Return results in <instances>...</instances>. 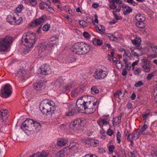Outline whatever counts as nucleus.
Listing matches in <instances>:
<instances>
[{
	"mask_svg": "<svg viewBox=\"0 0 157 157\" xmlns=\"http://www.w3.org/2000/svg\"><path fill=\"white\" fill-rule=\"evenodd\" d=\"M98 107L97 101L89 100L85 96L78 99L76 103V108L78 112L92 113L95 111Z\"/></svg>",
	"mask_w": 157,
	"mask_h": 157,
	"instance_id": "f257e3e1",
	"label": "nucleus"
},
{
	"mask_svg": "<svg viewBox=\"0 0 157 157\" xmlns=\"http://www.w3.org/2000/svg\"><path fill=\"white\" fill-rule=\"evenodd\" d=\"M36 35L33 33H28L27 34H25L23 36L21 39V42L23 43L24 42L25 44H24L27 47L24 49V52L25 54L29 53L30 51V48L33 47L35 44L36 40Z\"/></svg>",
	"mask_w": 157,
	"mask_h": 157,
	"instance_id": "f03ea898",
	"label": "nucleus"
},
{
	"mask_svg": "<svg viewBox=\"0 0 157 157\" xmlns=\"http://www.w3.org/2000/svg\"><path fill=\"white\" fill-rule=\"evenodd\" d=\"M55 104L52 101H42L40 105V109L42 113L46 115H52L54 113Z\"/></svg>",
	"mask_w": 157,
	"mask_h": 157,
	"instance_id": "7ed1b4c3",
	"label": "nucleus"
},
{
	"mask_svg": "<svg viewBox=\"0 0 157 157\" xmlns=\"http://www.w3.org/2000/svg\"><path fill=\"white\" fill-rule=\"evenodd\" d=\"M13 40V38L9 36L0 39V52L7 51L10 47Z\"/></svg>",
	"mask_w": 157,
	"mask_h": 157,
	"instance_id": "20e7f679",
	"label": "nucleus"
},
{
	"mask_svg": "<svg viewBox=\"0 0 157 157\" xmlns=\"http://www.w3.org/2000/svg\"><path fill=\"white\" fill-rule=\"evenodd\" d=\"M12 86L10 84H6L0 90V96L5 98L9 97L12 93Z\"/></svg>",
	"mask_w": 157,
	"mask_h": 157,
	"instance_id": "39448f33",
	"label": "nucleus"
},
{
	"mask_svg": "<svg viewBox=\"0 0 157 157\" xmlns=\"http://www.w3.org/2000/svg\"><path fill=\"white\" fill-rule=\"evenodd\" d=\"M34 121L30 119H27L22 124L21 128L23 130L31 132L34 130Z\"/></svg>",
	"mask_w": 157,
	"mask_h": 157,
	"instance_id": "423d86ee",
	"label": "nucleus"
},
{
	"mask_svg": "<svg viewBox=\"0 0 157 157\" xmlns=\"http://www.w3.org/2000/svg\"><path fill=\"white\" fill-rule=\"evenodd\" d=\"M84 125V121L81 118H78L75 120L70 124V127L71 129L75 130L76 129H82Z\"/></svg>",
	"mask_w": 157,
	"mask_h": 157,
	"instance_id": "0eeeda50",
	"label": "nucleus"
},
{
	"mask_svg": "<svg viewBox=\"0 0 157 157\" xmlns=\"http://www.w3.org/2000/svg\"><path fill=\"white\" fill-rule=\"evenodd\" d=\"M108 72L101 69H98L94 72V76L97 80L102 79L105 78L108 74Z\"/></svg>",
	"mask_w": 157,
	"mask_h": 157,
	"instance_id": "6e6552de",
	"label": "nucleus"
},
{
	"mask_svg": "<svg viewBox=\"0 0 157 157\" xmlns=\"http://www.w3.org/2000/svg\"><path fill=\"white\" fill-rule=\"evenodd\" d=\"M46 17V16L44 15L41 16L38 19H35L29 25V26L34 28L38 26L44 21V20Z\"/></svg>",
	"mask_w": 157,
	"mask_h": 157,
	"instance_id": "1a4fd4ad",
	"label": "nucleus"
},
{
	"mask_svg": "<svg viewBox=\"0 0 157 157\" xmlns=\"http://www.w3.org/2000/svg\"><path fill=\"white\" fill-rule=\"evenodd\" d=\"M81 42L75 43L71 49L72 52L74 54L82 55Z\"/></svg>",
	"mask_w": 157,
	"mask_h": 157,
	"instance_id": "9d476101",
	"label": "nucleus"
},
{
	"mask_svg": "<svg viewBox=\"0 0 157 157\" xmlns=\"http://www.w3.org/2000/svg\"><path fill=\"white\" fill-rule=\"evenodd\" d=\"M109 115L103 116L102 118H100L97 121V122L101 128L103 127V125L107 124L108 121H109Z\"/></svg>",
	"mask_w": 157,
	"mask_h": 157,
	"instance_id": "9b49d317",
	"label": "nucleus"
},
{
	"mask_svg": "<svg viewBox=\"0 0 157 157\" xmlns=\"http://www.w3.org/2000/svg\"><path fill=\"white\" fill-rule=\"evenodd\" d=\"M44 83L42 80L40 81L34 83L33 88L37 91H41L44 88Z\"/></svg>",
	"mask_w": 157,
	"mask_h": 157,
	"instance_id": "f8f14e48",
	"label": "nucleus"
},
{
	"mask_svg": "<svg viewBox=\"0 0 157 157\" xmlns=\"http://www.w3.org/2000/svg\"><path fill=\"white\" fill-rule=\"evenodd\" d=\"M81 46L82 55L87 54L90 51V48L88 44L81 42Z\"/></svg>",
	"mask_w": 157,
	"mask_h": 157,
	"instance_id": "ddd939ff",
	"label": "nucleus"
},
{
	"mask_svg": "<svg viewBox=\"0 0 157 157\" xmlns=\"http://www.w3.org/2000/svg\"><path fill=\"white\" fill-rule=\"evenodd\" d=\"M51 3L49 0H43L39 4V8L43 10L44 9L47 8L49 6H51Z\"/></svg>",
	"mask_w": 157,
	"mask_h": 157,
	"instance_id": "4468645a",
	"label": "nucleus"
},
{
	"mask_svg": "<svg viewBox=\"0 0 157 157\" xmlns=\"http://www.w3.org/2000/svg\"><path fill=\"white\" fill-rule=\"evenodd\" d=\"M83 92V90L80 87H78L75 88L71 92V96L74 98Z\"/></svg>",
	"mask_w": 157,
	"mask_h": 157,
	"instance_id": "2eb2a0df",
	"label": "nucleus"
},
{
	"mask_svg": "<svg viewBox=\"0 0 157 157\" xmlns=\"http://www.w3.org/2000/svg\"><path fill=\"white\" fill-rule=\"evenodd\" d=\"M50 67L48 65L45 64L40 68V72L42 75H46L50 72Z\"/></svg>",
	"mask_w": 157,
	"mask_h": 157,
	"instance_id": "dca6fc26",
	"label": "nucleus"
},
{
	"mask_svg": "<svg viewBox=\"0 0 157 157\" xmlns=\"http://www.w3.org/2000/svg\"><path fill=\"white\" fill-rule=\"evenodd\" d=\"M142 134L140 132V129H137L131 133V138L133 139L136 140L138 139L140 135Z\"/></svg>",
	"mask_w": 157,
	"mask_h": 157,
	"instance_id": "f3484780",
	"label": "nucleus"
},
{
	"mask_svg": "<svg viewBox=\"0 0 157 157\" xmlns=\"http://www.w3.org/2000/svg\"><path fill=\"white\" fill-rule=\"evenodd\" d=\"M27 71L23 69H20L18 71L16 75L19 78H21L22 79L26 78Z\"/></svg>",
	"mask_w": 157,
	"mask_h": 157,
	"instance_id": "a211bd4d",
	"label": "nucleus"
},
{
	"mask_svg": "<svg viewBox=\"0 0 157 157\" xmlns=\"http://www.w3.org/2000/svg\"><path fill=\"white\" fill-rule=\"evenodd\" d=\"M99 141L96 139H91L89 138L88 146V147H96L98 145Z\"/></svg>",
	"mask_w": 157,
	"mask_h": 157,
	"instance_id": "6ab92c4d",
	"label": "nucleus"
},
{
	"mask_svg": "<svg viewBox=\"0 0 157 157\" xmlns=\"http://www.w3.org/2000/svg\"><path fill=\"white\" fill-rule=\"evenodd\" d=\"M47 44V43L45 42L43 43H40V44L38 47L39 53L41 54L48 48L46 46Z\"/></svg>",
	"mask_w": 157,
	"mask_h": 157,
	"instance_id": "aec40b11",
	"label": "nucleus"
},
{
	"mask_svg": "<svg viewBox=\"0 0 157 157\" xmlns=\"http://www.w3.org/2000/svg\"><path fill=\"white\" fill-rule=\"evenodd\" d=\"M63 82L62 79L61 78H59L56 81H53L51 84L52 85H55L56 87H59Z\"/></svg>",
	"mask_w": 157,
	"mask_h": 157,
	"instance_id": "412c9836",
	"label": "nucleus"
},
{
	"mask_svg": "<svg viewBox=\"0 0 157 157\" xmlns=\"http://www.w3.org/2000/svg\"><path fill=\"white\" fill-rule=\"evenodd\" d=\"M67 140L63 138H60L57 140V144L59 147L64 146L67 143Z\"/></svg>",
	"mask_w": 157,
	"mask_h": 157,
	"instance_id": "4be33fe9",
	"label": "nucleus"
},
{
	"mask_svg": "<svg viewBox=\"0 0 157 157\" xmlns=\"http://www.w3.org/2000/svg\"><path fill=\"white\" fill-rule=\"evenodd\" d=\"M135 19L137 22H144L145 20V18L140 14L138 13L135 16Z\"/></svg>",
	"mask_w": 157,
	"mask_h": 157,
	"instance_id": "5701e85b",
	"label": "nucleus"
},
{
	"mask_svg": "<svg viewBox=\"0 0 157 157\" xmlns=\"http://www.w3.org/2000/svg\"><path fill=\"white\" fill-rule=\"evenodd\" d=\"M96 29L97 30H98V32L101 34H103L105 31L104 27L101 25H98L96 27Z\"/></svg>",
	"mask_w": 157,
	"mask_h": 157,
	"instance_id": "b1692460",
	"label": "nucleus"
},
{
	"mask_svg": "<svg viewBox=\"0 0 157 157\" xmlns=\"http://www.w3.org/2000/svg\"><path fill=\"white\" fill-rule=\"evenodd\" d=\"M141 41L140 38L139 37H136L135 39L132 40V43L138 47L140 44Z\"/></svg>",
	"mask_w": 157,
	"mask_h": 157,
	"instance_id": "393cba45",
	"label": "nucleus"
},
{
	"mask_svg": "<svg viewBox=\"0 0 157 157\" xmlns=\"http://www.w3.org/2000/svg\"><path fill=\"white\" fill-rule=\"evenodd\" d=\"M140 52H141V51L140 49H139L138 48H136L134 50L131 51L132 54L134 56H140Z\"/></svg>",
	"mask_w": 157,
	"mask_h": 157,
	"instance_id": "a878e982",
	"label": "nucleus"
},
{
	"mask_svg": "<svg viewBox=\"0 0 157 157\" xmlns=\"http://www.w3.org/2000/svg\"><path fill=\"white\" fill-rule=\"evenodd\" d=\"M78 147V144L76 143H73L69 145V149L71 151H74L76 150Z\"/></svg>",
	"mask_w": 157,
	"mask_h": 157,
	"instance_id": "bb28decb",
	"label": "nucleus"
},
{
	"mask_svg": "<svg viewBox=\"0 0 157 157\" xmlns=\"http://www.w3.org/2000/svg\"><path fill=\"white\" fill-rule=\"evenodd\" d=\"M48 154L47 153L44 152L38 153L36 154H35L30 157H47Z\"/></svg>",
	"mask_w": 157,
	"mask_h": 157,
	"instance_id": "cd10ccee",
	"label": "nucleus"
},
{
	"mask_svg": "<svg viewBox=\"0 0 157 157\" xmlns=\"http://www.w3.org/2000/svg\"><path fill=\"white\" fill-rule=\"evenodd\" d=\"M14 23V25H19L23 22L22 18L21 17H15Z\"/></svg>",
	"mask_w": 157,
	"mask_h": 157,
	"instance_id": "c85d7f7f",
	"label": "nucleus"
},
{
	"mask_svg": "<svg viewBox=\"0 0 157 157\" xmlns=\"http://www.w3.org/2000/svg\"><path fill=\"white\" fill-rule=\"evenodd\" d=\"M94 45H100L102 44L103 42L102 40L99 39L95 38L92 41Z\"/></svg>",
	"mask_w": 157,
	"mask_h": 157,
	"instance_id": "c756f323",
	"label": "nucleus"
},
{
	"mask_svg": "<svg viewBox=\"0 0 157 157\" xmlns=\"http://www.w3.org/2000/svg\"><path fill=\"white\" fill-rule=\"evenodd\" d=\"M124 94H123L121 90H118L114 94V96L115 97L118 96V98L121 99L123 98Z\"/></svg>",
	"mask_w": 157,
	"mask_h": 157,
	"instance_id": "7c9ffc66",
	"label": "nucleus"
},
{
	"mask_svg": "<svg viewBox=\"0 0 157 157\" xmlns=\"http://www.w3.org/2000/svg\"><path fill=\"white\" fill-rule=\"evenodd\" d=\"M15 17H14L9 15L8 16L6 21L11 25L14 24Z\"/></svg>",
	"mask_w": 157,
	"mask_h": 157,
	"instance_id": "2f4dec72",
	"label": "nucleus"
},
{
	"mask_svg": "<svg viewBox=\"0 0 157 157\" xmlns=\"http://www.w3.org/2000/svg\"><path fill=\"white\" fill-rule=\"evenodd\" d=\"M148 48L154 53H157V46L153 44H151L148 46Z\"/></svg>",
	"mask_w": 157,
	"mask_h": 157,
	"instance_id": "473e14b6",
	"label": "nucleus"
},
{
	"mask_svg": "<svg viewBox=\"0 0 157 157\" xmlns=\"http://www.w3.org/2000/svg\"><path fill=\"white\" fill-rule=\"evenodd\" d=\"M121 121V120L120 118L117 117H115L112 121L113 126L114 125H117L119 124Z\"/></svg>",
	"mask_w": 157,
	"mask_h": 157,
	"instance_id": "72a5a7b5",
	"label": "nucleus"
},
{
	"mask_svg": "<svg viewBox=\"0 0 157 157\" xmlns=\"http://www.w3.org/2000/svg\"><path fill=\"white\" fill-rule=\"evenodd\" d=\"M125 136L127 137V140L128 141H129L130 142V145L131 146H133V142L132 140L130 137L131 136V133H129L127 131L126 133L125 134Z\"/></svg>",
	"mask_w": 157,
	"mask_h": 157,
	"instance_id": "f704fd0d",
	"label": "nucleus"
},
{
	"mask_svg": "<svg viewBox=\"0 0 157 157\" xmlns=\"http://www.w3.org/2000/svg\"><path fill=\"white\" fill-rule=\"evenodd\" d=\"M78 112L77 110L75 109H72L70 110L69 111L66 113V116H71L73 115L75 113H77Z\"/></svg>",
	"mask_w": 157,
	"mask_h": 157,
	"instance_id": "c9c22d12",
	"label": "nucleus"
},
{
	"mask_svg": "<svg viewBox=\"0 0 157 157\" xmlns=\"http://www.w3.org/2000/svg\"><path fill=\"white\" fill-rule=\"evenodd\" d=\"M106 35L112 41H115L117 40V37L115 35H113L112 34L106 33Z\"/></svg>",
	"mask_w": 157,
	"mask_h": 157,
	"instance_id": "e433bc0d",
	"label": "nucleus"
},
{
	"mask_svg": "<svg viewBox=\"0 0 157 157\" xmlns=\"http://www.w3.org/2000/svg\"><path fill=\"white\" fill-rule=\"evenodd\" d=\"M142 67L144 69V71L145 72H148L150 71V67L149 65L144 64L142 65Z\"/></svg>",
	"mask_w": 157,
	"mask_h": 157,
	"instance_id": "4c0bfd02",
	"label": "nucleus"
},
{
	"mask_svg": "<svg viewBox=\"0 0 157 157\" xmlns=\"http://www.w3.org/2000/svg\"><path fill=\"white\" fill-rule=\"evenodd\" d=\"M91 92L92 94H95L98 93L99 90L96 86H94L91 88Z\"/></svg>",
	"mask_w": 157,
	"mask_h": 157,
	"instance_id": "58836bf2",
	"label": "nucleus"
},
{
	"mask_svg": "<svg viewBox=\"0 0 157 157\" xmlns=\"http://www.w3.org/2000/svg\"><path fill=\"white\" fill-rule=\"evenodd\" d=\"M136 25L137 27L141 29L143 28L145 26L144 22H137Z\"/></svg>",
	"mask_w": 157,
	"mask_h": 157,
	"instance_id": "ea45409f",
	"label": "nucleus"
},
{
	"mask_svg": "<svg viewBox=\"0 0 157 157\" xmlns=\"http://www.w3.org/2000/svg\"><path fill=\"white\" fill-rule=\"evenodd\" d=\"M52 40H49L48 41H46L45 42V43H47V45H46L48 47V48H49L50 47H54V45H55V44L54 43H52Z\"/></svg>",
	"mask_w": 157,
	"mask_h": 157,
	"instance_id": "a19ab883",
	"label": "nucleus"
},
{
	"mask_svg": "<svg viewBox=\"0 0 157 157\" xmlns=\"http://www.w3.org/2000/svg\"><path fill=\"white\" fill-rule=\"evenodd\" d=\"M24 6L22 4L19 5L16 9V11L17 13H20L23 9Z\"/></svg>",
	"mask_w": 157,
	"mask_h": 157,
	"instance_id": "79ce46f5",
	"label": "nucleus"
},
{
	"mask_svg": "<svg viewBox=\"0 0 157 157\" xmlns=\"http://www.w3.org/2000/svg\"><path fill=\"white\" fill-rule=\"evenodd\" d=\"M132 9L129 6L126 8V11H124L123 13L124 14L126 15L132 12Z\"/></svg>",
	"mask_w": 157,
	"mask_h": 157,
	"instance_id": "37998d69",
	"label": "nucleus"
},
{
	"mask_svg": "<svg viewBox=\"0 0 157 157\" xmlns=\"http://www.w3.org/2000/svg\"><path fill=\"white\" fill-rule=\"evenodd\" d=\"M34 129L35 128L36 130L37 129V128L39 129L41 127L40 124L36 121H34Z\"/></svg>",
	"mask_w": 157,
	"mask_h": 157,
	"instance_id": "c03bdc74",
	"label": "nucleus"
},
{
	"mask_svg": "<svg viewBox=\"0 0 157 157\" xmlns=\"http://www.w3.org/2000/svg\"><path fill=\"white\" fill-rule=\"evenodd\" d=\"M148 126L146 124H144L140 129V132L142 134H144V131L147 128Z\"/></svg>",
	"mask_w": 157,
	"mask_h": 157,
	"instance_id": "a18cd8bd",
	"label": "nucleus"
},
{
	"mask_svg": "<svg viewBox=\"0 0 157 157\" xmlns=\"http://www.w3.org/2000/svg\"><path fill=\"white\" fill-rule=\"evenodd\" d=\"M121 137V134L119 132H118L117 133V139L118 144H120L121 142L120 138Z\"/></svg>",
	"mask_w": 157,
	"mask_h": 157,
	"instance_id": "49530a36",
	"label": "nucleus"
},
{
	"mask_svg": "<svg viewBox=\"0 0 157 157\" xmlns=\"http://www.w3.org/2000/svg\"><path fill=\"white\" fill-rule=\"evenodd\" d=\"M136 152L135 151L128 152V155L129 157H136Z\"/></svg>",
	"mask_w": 157,
	"mask_h": 157,
	"instance_id": "de8ad7c7",
	"label": "nucleus"
},
{
	"mask_svg": "<svg viewBox=\"0 0 157 157\" xmlns=\"http://www.w3.org/2000/svg\"><path fill=\"white\" fill-rule=\"evenodd\" d=\"M83 35L84 37L87 39H90L91 37L90 35L87 32H84L83 33Z\"/></svg>",
	"mask_w": 157,
	"mask_h": 157,
	"instance_id": "09e8293b",
	"label": "nucleus"
},
{
	"mask_svg": "<svg viewBox=\"0 0 157 157\" xmlns=\"http://www.w3.org/2000/svg\"><path fill=\"white\" fill-rule=\"evenodd\" d=\"M79 24L80 25H82L84 27H86L87 26V23L86 21L83 20L79 21Z\"/></svg>",
	"mask_w": 157,
	"mask_h": 157,
	"instance_id": "8fccbe9b",
	"label": "nucleus"
},
{
	"mask_svg": "<svg viewBox=\"0 0 157 157\" xmlns=\"http://www.w3.org/2000/svg\"><path fill=\"white\" fill-rule=\"evenodd\" d=\"M116 66L119 69H121L122 67V64L121 62L119 60L117 61L116 62Z\"/></svg>",
	"mask_w": 157,
	"mask_h": 157,
	"instance_id": "3c124183",
	"label": "nucleus"
},
{
	"mask_svg": "<svg viewBox=\"0 0 157 157\" xmlns=\"http://www.w3.org/2000/svg\"><path fill=\"white\" fill-rule=\"evenodd\" d=\"M1 116L2 117L6 115L7 113V110L6 109H2L1 111Z\"/></svg>",
	"mask_w": 157,
	"mask_h": 157,
	"instance_id": "603ef678",
	"label": "nucleus"
},
{
	"mask_svg": "<svg viewBox=\"0 0 157 157\" xmlns=\"http://www.w3.org/2000/svg\"><path fill=\"white\" fill-rule=\"evenodd\" d=\"M64 153L63 150L61 151L57 154V155L58 157H64Z\"/></svg>",
	"mask_w": 157,
	"mask_h": 157,
	"instance_id": "864d4df0",
	"label": "nucleus"
},
{
	"mask_svg": "<svg viewBox=\"0 0 157 157\" xmlns=\"http://www.w3.org/2000/svg\"><path fill=\"white\" fill-rule=\"evenodd\" d=\"M50 27V25H45L43 27V30L45 31H47L49 30Z\"/></svg>",
	"mask_w": 157,
	"mask_h": 157,
	"instance_id": "5fc2aeb1",
	"label": "nucleus"
},
{
	"mask_svg": "<svg viewBox=\"0 0 157 157\" xmlns=\"http://www.w3.org/2000/svg\"><path fill=\"white\" fill-rule=\"evenodd\" d=\"M115 148V146L114 145H111L109 147V151L111 153H112L113 152Z\"/></svg>",
	"mask_w": 157,
	"mask_h": 157,
	"instance_id": "6e6d98bb",
	"label": "nucleus"
},
{
	"mask_svg": "<svg viewBox=\"0 0 157 157\" xmlns=\"http://www.w3.org/2000/svg\"><path fill=\"white\" fill-rule=\"evenodd\" d=\"M45 9L51 13H52L54 12V10L52 8V7L51 6H48V7L46 8Z\"/></svg>",
	"mask_w": 157,
	"mask_h": 157,
	"instance_id": "4d7b16f0",
	"label": "nucleus"
},
{
	"mask_svg": "<svg viewBox=\"0 0 157 157\" xmlns=\"http://www.w3.org/2000/svg\"><path fill=\"white\" fill-rule=\"evenodd\" d=\"M88 140L89 138H87V139H82V142L83 144L88 145Z\"/></svg>",
	"mask_w": 157,
	"mask_h": 157,
	"instance_id": "13d9d810",
	"label": "nucleus"
},
{
	"mask_svg": "<svg viewBox=\"0 0 157 157\" xmlns=\"http://www.w3.org/2000/svg\"><path fill=\"white\" fill-rule=\"evenodd\" d=\"M143 84V82L141 81H139L138 82H137L136 83L134 86L136 87H138L141 86Z\"/></svg>",
	"mask_w": 157,
	"mask_h": 157,
	"instance_id": "bf43d9fd",
	"label": "nucleus"
},
{
	"mask_svg": "<svg viewBox=\"0 0 157 157\" xmlns=\"http://www.w3.org/2000/svg\"><path fill=\"white\" fill-rule=\"evenodd\" d=\"M29 1L32 5L35 6L36 5L37 2L36 0H29Z\"/></svg>",
	"mask_w": 157,
	"mask_h": 157,
	"instance_id": "052dcab7",
	"label": "nucleus"
},
{
	"mask_svg": "<svg viewBox=\"0 0 157 157\" xmlns=\"http://www.w3.org/2000/svg\"><path fill=\"white\" fill-rule=\"evenodd\" d=\"M132 69L134 71L137 72L136 73H135V74H138L140 72V70L138 67H132Z\"/></svg>",
	"mask_w": 157,
	"mask_h": 157,
	"instance_id": "680f3d73",
	"label": "nucleus"
},
{
	"mask_svg": "<svg viewBox=\"0 0 157 157\" xmlns=\"http://www.w3.org/2000/svg\"><path fill=\"white\" fill-rule=\"evenodd\" d=\"M154 75L153 73H150L148 74L146 79L147 80H150L151 78Z\"/></svg>",
	"mask_w": 157,
	"mask_h": 157,
	"instance_id": "e2e57ef3",
	"label": "nucleus"
},
{
	"mask_svg": "<svg viewBox=\"0 0 157 157\" xmlns=\"http://www.w3.org/2000/svg\"><path fill=\"white\" fill-rule=\"evenodd\" d=\"M113 131L110 128L108 129L107 132V134L109 136H111L113 134Z\"/></svg>",
	"mask_w": 157,
	"mask_h": 157,
	"instance_id": "0e129e2a",
	"label": "nucleus"
},
{
	"mask_svg": "<svg viewBox=\"0 0 157 157\" xmlns=\"http://www.w3.org/2000/svg\"><path fill=\"white\" fill-rule=\"evenodd\" d=\"M109 7L111 9L114 10L117 7V6L115 4H110L109 6Z\"/></svg>",
	"mask_w": 157,
	"mask_h": 157,
	"instance_id": "69168bd1",
	"label": "nucleus"
},
{
	"mask_svg": "<svg viewBox=\"0 0 157 157\" xmlns=\"http://www.w3.org/2000/svg\"><path fill=\"white\" fill-rule=\"evenodd\" d=\"M74 104L72 103H70L68 105V107L69 110L72 109L74 107Z\"/></svg>",
	"mask_w": 157,
	"mask_h": 157,
	"instance_id": "338daca9",
	"label": "nucleus"
},
{
	"mask_svg": "<svg viewBox=\"0 0 157 157\" xmlns=\"http://www.w3.org/2000/svg\"><path fill=\"white\" fill-rule=\"evenodd\" d=\"M151 154L153 157H157V151L156 150L153 151L151 152Z\"/></svg>",
	"mask_w": 157,
	"mask_h": 157,
	"instance_id": "774afa93",
	"label": "nucleus"
}]
</instances>
